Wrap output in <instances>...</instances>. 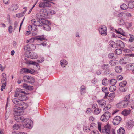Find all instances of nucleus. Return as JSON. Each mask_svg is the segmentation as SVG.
Wrapping results in <instances>:
<instances>
[{
  "mask_svg": "<svg viewBox=\"0 0 134 134\" xmlns=\"http://www.w3.org/2000/svg\"><path fill=\"white\" fill-rule=\"evenodd\" d=\"M38 57L37 54L34 52H30L28 57H29L31 59H35L36 58Z\"/></svg>",
  "mask_w": 134,
  "mask_h": 134,
  "instance_id": "14",
  "label": "nucleus"
},
{
  "mask_svg": "<svg viewBox=\"0 0 134 134\" xmlns=\"http://www.w3.org/2000/svg\"><path fill=\"white\" fill-rule=\"evenodd\" d=\"M126 69L128 70H132L134 69V63H130L127 64L126 66Z\"/></svg>",
  "mask_w": 134,
  "mask_h": 134,
  "instance_id": "13",
  "label": "nucleus"
},
{
  "mask_svg": "<svg viewBox=\"0 0 134 134\" xmlns=\"http://www.w3.org/2000/svg\"><path fill=\"white\" fill-rule=\"evenodd\" d=\"M31 76H24L23 77V79L24 81L26 82H27V80H28Z\"/></svg>",
  "mask_w": 134,
  "mask_h": 134,
  "instance_id": "42",
  "label": "nucleus"
},
{
  "mask_svg": "<svg viewBox=\"0 0 134 134\" xmlns=\"http://www.w3.org/2000/svg\"><path fill=\"white\" fill-rule=\"evenodd\" d=\"M60 63L61 66L63 67L66 66L68 64L67 61L64 60H61L60 61Z\"/></svg>",
  "mask_w": 134,
  "mask_h": 134,
  "instance_id": "21",
  "label": "nucleus"
},
{
  "mask_svg": "<svg viewBox=\"0 0 134 134\" xmlns=\"http://www.w3.org/2000/svg\"><path fill=\"white\" fill-rule=\"evenodd\" d=\"M21 70V72L22 74L26 73H28V69H27L26 68H22Z\"/></svg>",
  "mask_w": 134,
  "mask_h": 134,
  "instance_id": "43",
  "label": "nucleus"
},
{
  "mask_svg": "<svg viewBox=\"0 0 134 134\" xmlns=\"http://www.w3.org/2000/svg\"><path fill=\"white\" fill-rule=\"evenodd\" d=\"M122 120V118L119 116H116L113 119V123L114 125H116L119 124Z\"/></svg>",
  "mask_w": 134,
  "mask_h": 134,
  "instance_id": "7",
  "label": "nucleus"
},
{
  "mask_svg": "<svg viewBox=\"0 0 134 134\" xmlns=\"http://www.w3.org/2000/svg\"><path fill=\"white\" fill-rule=\"evenodd\" d=\"M127 84V82L125 81L119 83V85L120 87H124L126 86Z\"/></svg>",
  "mask_w": 134,
  "mask_h": 134,
  "instance_id": "44",
  "label": "nucleus"
},
{
  "mask_svg": "<svg viewBox=\"0 0 134 134\" xmlns=\"http://www.w3.org/2000/svg\"><path fill=\"white\" fill-rule=\"evenodd\" d=\"M25 123L23 124V126L24 127L28 128H31L32 127L33 121L28 119H25L24 121Z\"/></svg>",
  "mask_w": 134,
  "mask_h": 134,
  "instance_id": "6",
  "label": "nucleus"
},
{
  "mask_svg": "<svg viewBox=\"0 0 134 134\" xmlns=\"http://www.w3.org/2000/svg\"><path fill=\"white\" fill-rule=\"evenodd\" d=\"M129 103L128 102H124V101H122L116 104V106L117 107L119 108H122L126 107L128 105Z\"/></svg>",
  "mask_w": 134,
  "mask_h": 134,
  "instance_id": "8",
  "label": "nucleus"
},
{
  "mask_svg": "<svg viewBox=\"0 0 134 134\" xmlns=\"http://www.w3.org/2000/svg\"><path fill=\"white\" fill-rule=\"evenodd\" d=\"M129 35L130 38L129 41L131 42H132L134 40V36L131 34H129Z\"/></svg>",
  "mask_w": 134,
  "mask_h": 134,
  "instance_id": "46",
  "label": "nucleus"
},
{
  "mask_svg": "<svg viewBox=\"0 0 134 134\" xmlns=\"http://www.w3.org/2000/svg\"><path fill=\"white\" fill-rule=\"evenodd\" d=\"M13 114L14 115V119L16 121L19 122H24L25 118L19 115L21 114L20 112H18L16 110H15L14 112H13Z\"/></svg>",
  "mask_w": 134,
  "mask_h": 134,
  "instance_id": "2",
  "label": "nucleus"
},
{
  "mask_svg": "<svg viewBox=\"0 0 134 134\" xmlns=\"http://www.w3.org/2000/svg\"><path fill=\"white\" fill-rule=\"evenodd\" d=\"M109 63L110 65L114 66L116 65L118 62H116V60H110L109 61Z\"/></svg>",
  "mask_w": 134,
  "mask_h": 134,
  "instance_id": "28",
  "label": "nucleus"
},
{
  "mask_svg": "<svg viewBox=\"0 0 134 134\" xmlns=\"http://www.w3.org/2000/svg\"><path fill=\"white\" fill-rule=\"evenodd\" d=\"M51 5L47 2H41L39 4V7L40 8H46L47 7H49Z\"/></svg>",
  "mask_w": 134,
  "mask_h": 134,
  "instance_id": "11",
  "label": "nucleus"
},
{
  "mask_svg": "<svg viewBox=\"0 0 134 134\" xmlns=\"http://www.w3.org/2000/svg\"><path fill=\"white\" fill-rule=\"evenodd\" d=\"M6 78H2L1 83L2 84V85H4V86H6Z\"/></svg>",
  "mask_w": 134,
  "mask_h": 134,
  "instance_id": "37",
  "label": "nucleus"
},
{
  "mask_svg": "<svg viewBox=\"0 0 134 134\" xmlns=\"http://www.w3.org/2000/svg\"><path fill=\"white\" fill-rule=\"evenodd\" d=\"M111 107V105L109 104L106 106L103 109L104 111H106L109 110Z\"/></svg>",
  "mask_w": 134,
  "mask_h": 134,
  "instance_id": "48",
  "label": "nucleus"
},
{
  "mask_svg": "<svg viewBox=\"0 0 134 134\" xmlns=\"http://www.w3.org/2000/svg\"><path fill=\"white\" fill-rule=\"evenodd\" d=\"M83 131L85 132H90V128L89 127L87 126H85L83 128Z\"/></svg>",
  "mask_w": 134,
  "mask_h": 134,
  "instance_id": "47",
  "label": "nucleus"
},
{
  "mask_svg": "<svg viewBox=\"0 0 134 134\" xmlns=\"http://www.w3.org/2000/svg\"><path fill=\"white\" fill-rule=\"evenodd\" d=\"M115 72L118 73H120L122 71V68L120 66H117L115 68Z\"/></svg>",
  "mask_w": 134,
  "mask_h": 134,
  "instance_id": "19",
  "label": "nucleus"
},
{
  "mask_svg": "<svg viewBox=\"0 0 134 134\" xmlns=\"http://www.w3.org/2000/svg\"><path fill=\"white\" fill-rule=\"evenodd\" d=\"M109 80L107 78H105L103 79L102 81V84L104 85H107L108 83Z\"/></svg>",
  "mask_w": 134,
  "mask_h": 134,
  "instance_id": "29",
  "label": "nucleus"
},
{
  "mask_svg": "<svg viewBox=\"0 0 134 134\" xmlns=\"http://www.w3.org/2000/svg\"><path fill=\"white\" fill-rule=\"evenodd\" d=\"M130 110H124L122 113V114L124 116H126L130 113Z\"/></svg>",
  "mask_w": 134,
  "mask_h": 134,
  "instance_id": "25",
  "label": "nucleus"
},
{
  "mask_svg": "<svg viewBox=\"0 0 134 134\" xmlns=\"http://www.w3.org/2000/svg\"><path fill=\"white\" fill-rule=\"evenodd\" d=\"M118 134H125L124 129L122 127L120 128L117 131Z\"/></svg>",
  "mask_w": 134,
  "mask_h": 134,
  "instance_id": "22",
  "label": "nucleus"
},
{
  "mask_svg": "<svg viewBox=\"0 0 134 134\" xmlns=\"http://www.w3.org/2000/svg\"><path fill=\"white\" fill-rule=\"evenodd\" d=\"M128 7L129 8H133L134 7V5H133L132 3L130 2L128 5Z\"/></svg>",
  "mask_w": 134,
  "mask_h": 134,
  "instance_id": "54",
  "label": "nucleus"
},
{
  "mask_svg": "<svg viewBox=\"0 0 134 134\" xmlns=\"http://www.w3.org/2000/svg\"><path fill=\"white\" fill-rule=\"evenodd\" d=\"M101 110L99 108L96 109L94 111V113L95 114L97 115L100 112Z\"/></svg>",
  "mask_w": 134,
  "mask_h": 134,
  "instance_id": "51",
  "label": "nucleus"
},
{
  "mask_svg": "<svg viewBox=\"0 0 134 134\" xmlns=\"http://www.w3.org/2000/svg\"><path fill=\"white\" fill-rule=\"evenodd\" d=\"M30 49H31V51H32L34 50L36 48V46L35 45L30 44Z\"/></svg>",
  "mask_w": 134,
  "mask_h": 134,
  "instance_id": "53",
  "label": "nucleus"
},
{
  "mask_svg": "<svg viewBox=\"0 0 134 134\" xmlns=\"http://www.w3.org/2000/svg\"><path fill=\"white\" fill-rule=\"evenodd\" d=\"M102 91L106 93L108 90V88L106 87H103L102 88Z\"/></svg>",
  "mask_w": 134,
  "mask_h": 134,
  "instance_id": "55",
  "label": "nucleus"
},
{
  "mask_svg": "<svg viewBox=\"0 0 134 134\" xmlns=\"http://www.w3.org/2000/svg\"><path fill=\"white\" fill-rule=\"evenodd\" d=\"M116 14V16L118 17H121L122 16L123 14H125L124 13L121 12L120 13H119L118 12H117L116 13H115Z\"/></svg>",
  "mask_w": 134,
  "mask_h": 134,
  "instance_id": "49",
  "label": "nucleus"
},
{
  "mask_svg": "<svg viewBox=\"0 0 134 134\" xmlns=\"http://www.w3.org/2000/svg\"><path fill=\"white\" fill-rule=\"evenodd\" d=\"M22 93H20V95H19L18 99L19 100L23 101V100H26L27 97L25 95V94H26V93H24V94H22Z\"/></svg>",
  "mask_w": 134,
  "mask_h": 134,
  "instance_id": "12",
  "label": "nucleus"
},
{
  "mask_svg": "<svg viewBox=\"0 0 134 134\" xmlns=\"http://www.w3.org/2000/svg\"><path fill=\"white\" fill-rule=\"evenodd\" d=\"M23 109V108H21V106L20 107L16 106L15 108H14L13 112H14L15 110H17L18 112H20L21 113V111H19Z\"/></svg>",
  "mask_w": 134,
  "mask_h": 134,
  "instance_id": "31",
  "label": "nucleus"
},
{
  "mask_svg": "<svg viewBox=\"0 0 134 134\" xmlns=\"http://www.w3.org/2000/svg\"><path fill=\"white\" fill-rule=\"evenodd\" d=\"M119 24L121 25H124L125 24V23L122 19H121L119 22Z\"/></svg>",
  "mask_w": 134,
  "mask_h": 134,
  "instance_id": "57",
  "label": "nucleus"
},
{
  "mask_svg": "<svg viewBox=\"0 0 134 134\" xmlns=\"http://www.w3.org/2000/svg\"><path fill=\"white\" fill-rule=\"evenodd\" d=\"M55 13V12L54 10H49L48 12V13L49 14H54Z\"/></svg>",
  "mask_w": 134,
  "mask_h": 134,
  "instance_id": "59",
  "label": "nucleus"
},
{
  "mask_svg": "<svg viewBox=\"0 0 134 134\" xmlns=\"http://www.w3.org/2000/svg\"><path fill=\"white\" fill-rule=\"evenodd\" d=\"M13 28L11 26H10L8 27L9 32L10 33H11L12 32Z\"/></svg>",
  "mask_w": 134,
  "mask_h": 134,
  "instance_id": "63",
  "label": "nucleus"
},
{
  "mask_svg": "<svg viewBox=\"0 0 134 134\" xmlns=\"http://www.w3.org/2000/svg\"><path fill=\"white\" fill-rule=\"evenodd\" d=\"M46 38L44 35L38 36V37L36 38V40H38L41 41L44 40Z\"/></svg>",
  "mask_w": 134,
  "mask_h": 134,
  "instance_id": "33",
  "label": "nucleus"
},
{
  "mask_svg": "<svg viewBox=\"0 0 134 134\" xmlns=\"http://www.w3.org/2000/svg\"><path fill=\"white\" fill-rule=\"evenodd\" d=\"M130 96V94H129L128 95L125 96V97L124 100L123 101H124V102L125 103L126 102H129L128 101L129 99Z\"/></svg>",
  "mask_w": 134,
  "mask_h": 134,
  "instance_id": "45",
  "label": "nucleus"
},
{
  "mask_svg": "<svg viewBox=\"0 0 134 134\" xmlns=\"http://www.w3.org/2000/svg\"><path fill=\"white\" fill-rule=\"evenodd\" d=\"M122 50L120 49H116L115 51V53L117 55L120 54L122 53Z\"/></svg>",
  "mask_w": 134,
  "mask_h": 134,
  "instance_id": "34",
  "label": "nucleus"
},
{
  "mask_svg": "<svg viewBox=\"0 0 134 134\" xmlns=\"http://www.w3.org/2000/svg\"><path fill=\"white\" fill-rule=\"evenodd\" d=\"M80 92L81 94H83L86 92V87L83 85H82L80 87Z\"/></svg>",
  "mask_w": 134,
  "mask_h": 134,
  "instance_id": "24",
  "label": "nucleus"
},
{
  "mask_svg": "<svg viewBox=\"0 0 134 134\" xmlns=\"http://www.w3.org/2000/svg\"><path fill=\"white\" fill-rule=\"evenodd\" d=\"M99 104L101 107L105 106L106 105V101L104 100H99L98 101Z\"/></svg>",
  "mask_w": 134,
  "mask_h": 134,
  "instance_id": "20",
  "label": "nucleus"
},
{
  "mask_svg": "<svg viewBox=\"0 0 134 134\" xmlns=\"http://www.w3.org/2000/svg\"><path fill=\"white\" fill-rule=\"evenodd\" d=\"M116 88V87L114 85H112L109 88V90L111 92H114L115 91Z\"/></svg>",
  "mask_w": 134,
  "mask_h": 134,
  "instance_id": "32",
  "label": "nucleus"
},
{
  "mask_svg": "<svg viewBox=\"0 0 134 134\" xmlns=\"http://www.w3.org/2000/svg\"><path fill=\"white\" fill-rule=\"evenodd\" d=\"M116 48L118 46L121 48H123L125 46L124 43L121 41L119 40H118L116 41Z\"/></svg>",
  "mask_w": 134,
  "mask_h": 134,
  "instance_id": "15",
  "label": "nucleus"
},
{
  "mask_svg": "<svg viewBox=\"0 0 134 134\" xmlns=\"http://www.w3.org/2000/svg\"><path fill=\"white\" fill-rule=\"evenodd\" d=\"M109 67V64H105L103 65L101 67L103 70H105L107 69Z\"/></svg>",
  "mask_w": 134,
  "mask_h": 134,
  "instance_id": "38",
  "label": "nucleus"
},
{
  "mask_svg": "<svg viewBox=\"0 0 134 134\" xmlns=\"http://www.w3.org/2000/svg\"><path fill=\"white\" fill-rule=\"evenodd\" d=\"M29 63L30 64H32V65H36L37 67V65H38V63H37L36 62H33V61H31L29 62Z\"/></svg>",
  "mask_w": 134,
  "mask_h": 134,
  "instance_id": "60",
  "label": "nucleus"
},
{
  "mask_svg": "<svg viewBox=\"0 0 134 134\" xmlns=\"http://www.w3.org/2000/svg\"><path fill=\"white\" fill-rule=\"evenodd\" d=\"M41 26H40L43 27V29L49 31L51 30V28L48 24L51 25V23L45 18H41Z\"/></svg>",
  "mask_w": 134,
  "mask_h": 134,
  "instance_id": "1",
  "label": "nucleus"
},
{
  "mask_svg": "<svg viewBox=\"0 0 134 134\" xmlns=\"http://www.w3.org/2000/svg\"><path fill=\"white\" fill-rule=\"evenodd\" d=\"M126 26H127V28H130L131 27L132 25V23H127L126 24Z\"/></svg>",
  "mask_w": 134,
  "mask_h": 134,
  "instance_id": "62",
  "label": "nucleus"
},
{
  "mask_svg": "<svg viewBox=\"0 0 134 134\" xmlns=\"http://www.w3.org/2000/svg\"><path fill=\"white\" fill-rule=\"evenodd\" d=\"M20 101L18 99L16 98L13 99L12 100V102L14 103L19 105Z\"/></svg>",
  "mask_w": 134,
  "mask_h": 134,
  "instance_id": "41",
  "label": "nucleus"
},
{
  "mask_svg": "<svg viewBox=\"0 0 134 134\" xmlns=\"http://www.w3.org/2000/svg\"><path fill=\"white\" fill-rule=\"evenodd\" d=\"M91 134H99L97 130H94L91 132Z\"/></svg>",
  "mask_w": 134,
  "mask_h": 134,
  "instance_id": "64",
  "label": "nucleus"
},
{
  "mask_svg": "<svg viewBox=\"0 0 134 134\" xmlns=\"http://www.w3.org/2000/svg\"><path fill=\"white\" fill-rule=\"evenodd\" d=\"M126 60H127V58H123L120 60V63L121 64H125L127 63Z\"/></svg>",
  "mask_w": 134,
  "mask_h": 134,
  "instance_id": "27",
  "label": "nucleus"
},
{
  "mask_svg": "<svg viewBox=\"0 0 134 134\" xmlns=\"http://www.w3.org/2000/svg\"><path fill=\"white\" fill-rule=\"evenodd\" d=\"M24 49L25 51H31V49H30V44H28L27 45L25 46L24 47Z\"/></svg>",
  "mask_w": 134,
  "mask_h": 134,
  "instance_id": "39",
  "label": "nucleus"
},
{
  "mask_svg": "<svg viewBox=\"0 0 134 134\" xmlns=\"http://www.w3.org/2000/svg\"><path fill=\"white\" fill-rule=\"evenodd\" d=\"M28 73H30L33 74L35 72V71L34 70L32 69H28Z\"/></svg>",
  "mask_w": 134,
  "mask_h": 134,
  "instance_id": "58",
  "label": "nucleus"
},
{
  "mask_svg": "<svg viewBox=\"0 0 134 134\" xmlns=\"http://www.w3.org/2000/svg\"><path fill=\"white\" fill-rule=\"evenodd\" d=\"M109 45L114 48H116V45L115 42L113 41H110L109 43Z\"/></svg>",
  "mask_w": 134,
  "mask_h": 134,
  "instance_id": "26",
  "label": "nucleus"
},
{
  "mask_svg": "<svg viewBox=\"0 0 134 134\" xmlns=\"http://www.w3.org/2000/svg\"><path fill=\"white\" fill-rule=\"evenodd\" d=\"M37 18L39 19V20L37 21H35L34 19L32 20H31V23L34 24L33 25H36L38 26H41V18H42L41 17H40L38 16H36Z\"/></svg>",
  "mask_w": 134,
  "mask_h": 134,
  "instance_id": "9",
  "label": "nucleus"
},
{
  "mask_svg": "<svg viewBox=\"0 0 134 134\" xmlns=\"http://www.w3.org/2000/svg\"><path fill=\"white\" fill-rule=\"evenodd\" d=\"M98 129L100 132H102L104 133L110 134L111 133L110 129L111 127L109 125H107L105 126L103 129H102L101 131L100 124V123H98Z\"/></svg>",
  "mask_w": 134,
  "mask_h": 134,
  "instance_id": "3",
  "label": "nucleus"
},
{
  "mask_svg": "<svg viewBox=\"0 0 134 134\" xmlns=\"http://www.w3.org/2000/svg\"><path fill=\"white\" fill-rule=\"evenodd\" d=\"M115 97V93L113 92L110 93L108 97V99L109 102H112L114 99V98Z\"/></svg>",
  "mask_w": 134,
  "mask_h": 134,
  "instance_id": "17",
  "label": "nucleus"
},
{
  "mask_svg": "<svg viewBox=\"0 0 134 134\" xmlns=\"http://www.w3.org/2000/svg\"><path fill=\"white\" fill-rule=\"evenodd\" d=\"M133 123L134 122L132 121H129L127 123L126 125L127 127L128 128L133 127L134 126Z\"/></svg>",
  "mask_w": 134,
  "mask_h": 134,
  "instance_id": "23",
  "label": "nucleus"
},
{
  "mask_svg": "<svg viewBox=\"0 0 134 134\" xmlns=\"http://www.w3.org/2000/svg\"><path fill=\"white\" fill-rule=\"evenodd\" d=\"M19 105L21 106V108H23V109H26L28 107V105L27 104L25 103L23 101H20Z\"/></svg>",
  "mask_w": 134,
  "mask_h": 134,
  "instance_id": "18",
  "label": "nucleus"
},
{
  "mask_svg": "<svg viewBox=\"0 0 134 134\" xmlns=\"http://www.w3.org/2000/svg\"><path fill=\"white\" fill-rule=\"evenodd\" d=\"M100 33L102 35L105 36L107 35V28L105 26H101L100 29Z\"/></svg>",
  "mask_w": 134,
  "mask_h": 134,
  "instance_id": "10",
  "label": "nucleus"
},
{
  "mask_svg": "<svg viewBox=\"0 0 134 134\" xmlns=\"http://www.w3.org/2000/svg\"><path fill=\"white\" fill-rule=\"evenodd\" d=\"M117 82L116 80L115 79H112L110 81V83L112 85H114Z\"/></svg>",
  "mask_w": 134,
  "mask_h": 134,
  "instance_id": "40",
  "label": "nucleus"
},
{
  "mask_svg": "<svg viewBox=\"0 0 134 134\" xmlns=\"http://www.w3.org/2000/svg\"><path fill=\"white\" fill-rule=\"evenodd\" d=\"M26 11H27V10L26 9H25V10L22 13L16 14V16L17 17H20L24 15Z\"/></svg>",
  "mask_w": 134,
  "mask_h": 134,
  "instance_id": "35",
  "label": "nucleus"
},
{
  "mask_svg": "<svg viewBox=\"0 0 134 134\" xmlns=\"http://www.w3.org/2000/svg\"><path fill=\"white\" fill-rule=\"evenodd\" d=\"M128 7L125 4H123L120 6V8H126Z\"/></svg>",
  "mask_w": 134,
  "mask_h": 134,
  "instance_id": "61",
  "label": "nucleus"
},
{
  "mask_svg": "<svg viewBox=\"0 0 134 134\" xmlns=\"http://www.w3.org/2000/svg\"><path fill=\"white\" fill-rule=\"evenodd\" d=\"M110 72V69H108L105 70L104 72V74L105 75H107L108 74H109Z\"/></svg>",
  "mask_w": 134,
  "mask_h": 134,
  "instance_id": "56",
  "label": "nucleus"
},
{
  "mask_svg": "<svg viewBox=\"0 0 134 134\" xmlns=\"http://www.w3.org/2000/svg\"><path fill=\"white\" fill-rule=\"evenodd\" d=\"M111 115L110 112L107 111L102 115L100 118V120L103 122H107L109 119Z\"/></svg>",
  "mask_w": 134,
  "mask_h": 134,
  "instance_id": "4",
  "label": "nucleus"
},
{
  "mask_svg": "<svg viewBox=\"0 0 134 134\" xmlns=\"http://www.w3.org/2000/svg\"><path fill=\"white\" fill-rule=\"evenodd\" d=\"M35 82V80L34 78L31 76H30L28 80H27L26 83H33Z\"/></svg>",
  "mask_w": 134,
  "mask_h": 134,
  "instance_id": "30",
  "label": "nucleus"
},
{
  "mask_svg": "<svg viewBox=\"0 0 134 134\" xmlns=\"http://www.w3.org/2000/svg\"><path fill=\"white\" fill-rule=\"evenodd\" d=\"M40 12H43V13H39L36 15V16H38L40 17H41L43 18H45L46 16L48 15L49 13L48 12L47 9H41Z\"/></svg>",
  "mask_w": 134,
  "mask_h": 134,
  "instance_id": "5",
  "label": "nucleus"
},
{
  "mask_svg": "<svg viewBox=\"0 0 134 134\" xmlns=\"http://www.w3.org/2000/svg\"><path fill=\"white\" fill-rule=\"evenodd\" d=\"M20 128L19 125L18 124H15L13 126V129L14 130H17Z\"/></svg>",
  "mask_w": 134,
  "mask_h": 134,
  "instance_id": "36",
  "label": "nucleus"
},
{
  "mask_svg": "<svg viewBox=\"0 0 134 134\" xmlns=\"http://www.w3.org/2000/svg\"><path fill=\"white\" fill-rule=\"evenodd\" d=\"M20 93H23L25 94V93L21 89H18L15 92V94L14 95V97L19 98Z\"/></svg>",
  "mask_w": 134,
  "mask_h": 134,
  "instance_id": "16",
  "label": "nucleus"
},
{
  "mask_svg": "<svg viewBox=\"0 0 134 134\" xmlns=\"http://www.w3.org/2000/svg\"><path fill=\"white\" fill-rule=\"evenodd\" d=\"M108 57L110 59H114V54L113 53H110L108 54Z\"/></svg>",
  "mask_w": 134,
  "mask_h": 134,
  "instance_id": "52",
  "label": "nucleus"
},
{
  "mask_svg": "<svg viewBox=\"0 0 134 134\" xmlns=\"http://www.w3.org/2000/svg\"><path fill=\"white\" fill-rule=\"evenodd\" d=\"M127 89V88L126 86H125L124 87H120V91L123 92H125L126 91Z\"/></svg>",
  "mask_w": 134,
  "mask_h": 134,
  "instance_id": "50",
  "label": "nucleus"
}]
</instances>
